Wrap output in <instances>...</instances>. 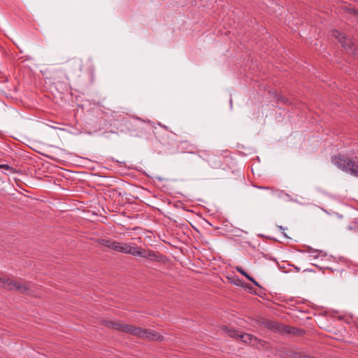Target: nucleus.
<instances>
[{
	"instance_id": "1",
	"label": "nucleus",
	"mask_w": 358,
	"mask_h": 358,
	"mask_svg": "<svg viewBox=\"0 0 358 358\" xmlns=\"http://www.w3.org/2000/svg\"><path fill=\"white\" fill-rule=\"evenodd\" d=\"M101 324L110 329L129 334L137 336L139 338L158 341L163 340V336L155 331L125 324L120 320L113 321L103 320Z\"/></svg>"
},
{
	"instance_id": "2",
	"label": "nucleus",
	"mask_w": 358,
	"mask_h": 358,
	"mask_svg": "<svg viewBox=\"0 0 358 358\" xmlns=\"http://www.w3.org/2000/svg\"><path fill=\"white\" fill-rule=\"evenodd\" d=\"M332 163L341 170L358 177V159L350 158L343 155H335L331 157Z\"/></svg>"
},
{
	"instance_id": "3",
	"label": "nucleus",
	"mask_w": 358,
	"mask_h": 358,
	"mask_svg": "<svg viewBox=\"0 0 358 358\" xmlns=\"http://www.w3.org/2000/svg\"><path fill=\"white\" fill-rule=\"evenodd\" d=\"M0 286L10 290H16L22 294H31V288L28 282L22 284L11 278H0Z\"/></svg>"
},
{
	"instance_id": "4",
	"label": "nucleus",
	"mask_w": 358,
	"mask_h": 358,
	"mask_svg": "<svg viewBox=\"0 0 358 358\" xmlns=\"http://www.w3.org/2000/svg\"><path fill=\"white\" fill-rule=\"evenodd\" d=\"M333 35L338 40L343 48L358 57V49L355 47L354 43L350 38H346L344 34L337 30L334 31Z\"/></svg>"
},
{
	"instance_id": "5",
	"label": "nucleus",
	"mask_w": 358,
	"mask_h": 358,
	"mask_svg": "<svg viewBox=\"0 0 358 358\" xmlns=\"http://www.w3.org/2000/svg\"><path fill=\"white\" fill-rule=\"evenodd\" d=\"M278 352L283 358H295L297 351L289 347H282Z\"/></svg>"
},
{
	"instance_id": "6",
	"label": "nucleus",
	"mask_w": 358,
	"mask_h": 358,
	"mask_svg": "<svg viewBox=\"0 0 358 358\" xmlns=\"http://www.w3.org/2000/svg\"><path fill=\"white\" fill-rule=\"evenodd\" d=\"M68 68L74 71H82V61L79 58H73L68 62Z\"/></svg>"
},
{
	"instance_id": "7",
	"label": "nucleus",
	"mask_w": 358,
	"mask_h": 358,
	"mask_svg": "<svg viewBox=\"0 0 358 358\" xmlns=\"http://www.w3.org/2000/svg\"><path fill=\"white\" fill-rule=\"evenodd\" d=\"M132 250H134V247L131 246L127 243H121L119 252L131 255Z\"/></svg>"
},
{
	"instance_id": "8",
	"label": "nucleus",
	"mask_w": 358,
	"mask_h": 358,
	"mask_svg": "<svg viewBox=\"0 0 358 358\" xmlns=\"http://www.w3.org/2000/svg\"><path fill=\"white\" fill-rule=\"evenodd\" d=\"M262 324L268 329L278 331L280 330V324L273 321L266 320L262 322Z\"/></svg>"
},
{
	"instance_id": "9",
	"label": "nucleus",
	"mask_w": 358,
	"mask_h": 358,
	"mask_svg": "<svg viewBox=\"0 0 358 358\" xmlns=\"http://www.w3.org/2000/svg\"><path fill=\"white\" fill-rule=\"evenodd\" d=\"M144 257L145 259H150V260H157L159 259V257L161 256L159 253L155 252L152 250H145V254L144 255Z\"/></svg>"
},
{
	"instance_id": "10",
	"label": "nucleus",
	"mask_w": 358,
	"mask_h": 358,
	"mask_svg": "<svg viewBox=\"0 0 358 358\" xmlns=\"http://www.w3.org/2000/svg\"><path fill=\"white\" fill-rule=\"evenodd\" d=\"M228 333H229V335L231 336V337H233V338H236V337H240L241 339H243V341L244 342H246V338H248L250 339V335L249 334H239L237 331H236L235 330H229L228 331Z\"/></svg>"
},
{
	"instance_id": "11",
	"label": "nucleus",
	"mask_w": 358,
	"mask_h": 358,
	"mask_svg": "<svg viewBox=\"0 0 358 358\" xmlns=\"http://www.w3.org/2000/svg\"><path fill=\"white\" fill-rule=\"evenodd\" d=\"M132 252L133 253H131V255L144 257L145 250L140 247H134V250H132Z\"/></svg>"
},
{
	"instance_id": "12",
	"label": "nucleus",
	"mask_w": 358,
	"mask_h": 358,
	"mask_svg": "<svg viewBox=\"0 0 358 358\" xmlns=\"http://www.w3.org/2000/svg\"><path fill=\"white\" fill-rule=\"evenodd\" d=\"M275 97L277 101H280L281 103H282L284 104L291 103V101H289V99L282 94H276Z\"/></svg>"
},
{
	"instance_id": "13",
	"label": "nucleus",
	"mask_w": 358,
	"mask_h": 358,
	"mask_svg": "<svg viewBox=\"0 0 358 358\" xmlns=\"http://www.w3.org/2000/svg\"><path fill=\"white\" fill-rule=\"evenodd\" d=\"M112 241H113V239H111V238H101V239H99L98 243L100 245L105 246L110 249Z\"/></svg>"
},
{
	"instance_id": "14",
	"label": "nucleus",
	"mask_w": 358,
	"mask_h": 358,
	"mask_svg": "<svg viewBox=\"0 0 358 358\" xmlns=\"http://www.w3.org/2000/svg\"><path fill=\"white\" fill-rule=\"evenodd\" d=\"M121 243L113 240L110 249L119 252Z\"/></svg>"
},
{
	"instance_id": "15",
	"label": "nucleus",
	"mask_w": 358,
	"mask_h": 358,
	"mask_svg": "<svg viewBox=\"0 0 358 358\" xmlns=\"http://www.w3.org/2000/svg\"><path fill=\"white\" fill-rule=\"evenodd\" d=\"M1 169L10 171V172H13V169L7 164H1Z\"/></svg>"
},
{
	"instance_id": "16",
	"label": "nucleus",
	"mask_w": 358,
	"mask_h": 358,
	"mask_svg": "<svg viewBox=\"0 0 358 358\" xmlns=\"http://www.w3.org/2000/svg\"><path fill=\"white\" fill-rule=\"evenodd\" d=\"M236 271L240 273L241 275H243L244 276V275L245 273H247V272H245L241 267L240 266H237L236 267Z\"/></svg>"
},
{
	"instance_id": "17",
	"label": "nucleus",
	"mask_w": 358,
	"mask_h": 358,
	"mask_svg": "<svg viewBox=\"0 0 358 358\" xmlns=\"http://www.w3.org/2000/svg\"><path fill=\"white\" fill-rule=\"evenodd\" d=\"M249 280L253 282L256 286L259 287L258 282L252 276L249 278Z\"/></svg>"
},
{
	"instance_id": "18",
	"label": "nucleus",
	"mask_w": 358,
	"mask_h": 358,
	"mask_svg": "<svg viewBox=\"0 0 358 358\" xmlns=\"http://www.w3.org/2000/svg\"><path fill=\"white\" fill-rule=\"evenodd\" d=\"M249 280L253 282L256 286L259 287L258 282L252 276L249 278Z\"/></svg>"
},
{
	"instance_id": "19",
	"label": "nucleus",
	"mask_w": 358,
	"mask_h": 358,
	"mask_svg": "<svg viewBox=\"0 0 358 358\" xmlns=\"http://www.w3.org/2000/svg\"><path fill=\"white\" fill-rule=\"evenodd\" d=\"M317 252H318L317 250H313V251H311V252H311V254H312L311 255H312L313 257H317V255H315Z\"/></svg>"
},
{
	"instance_id": "20",
	"label": "nucleus",
	"mask_w": 358,
	"mask_h": 358,
	"mask_svg": "<svg viewBox=\"0 0 358 358\" xmlns=\"http://www.w3.org/2000/svg\"><path fill=\"white\" fill-rule=\"evenodd\" d=\"M244 276L249 280V278L251 277L248 273L244 275Z\"/></svg>"
},
{
	"instance_id": "21",
	"label": "nucleus",
	"mask_w": 358,
	"mask_h": 358,
	"mask_svg": "<svg viewBox=\"0 0 358 358\" xmlns=\"http://www.w3.org/2000/svg\"><path fill=\"white\" fill-rule=\"evenodd\" d=\"M278 228H279V229H280V231H282L285 230L284 227H282V226H279V227H278Z\"/></svg>"
},
{
	"instance_id": "22",
	"label": "nucleus",
	"mask_w": 358,
	"mask_h": 358,
	"mask_svg": "<svg viewBox=\"0 0 358 358\" xmlns=\"http://www.w3.org/2000/svg\"><path fill=\"white\" fill-rule=\"evenodd\" d=\"M260 189H268V187H259Z\"/></svg>"
},
{
	"instance_id": "23",
	"label": "nucleus",
	"mask_w": 358,
	"mask_h": 358,
	"mask_svg": "<svg viewBox=\"0 0 358 358\" xmlns=\"http://www.w3.org/2000/svg\"><path fill=\"white\" fill-rule=\"evenodd\" d=\"M357 231H358V225H357Z\"/></svg>"
}]
</instances>
